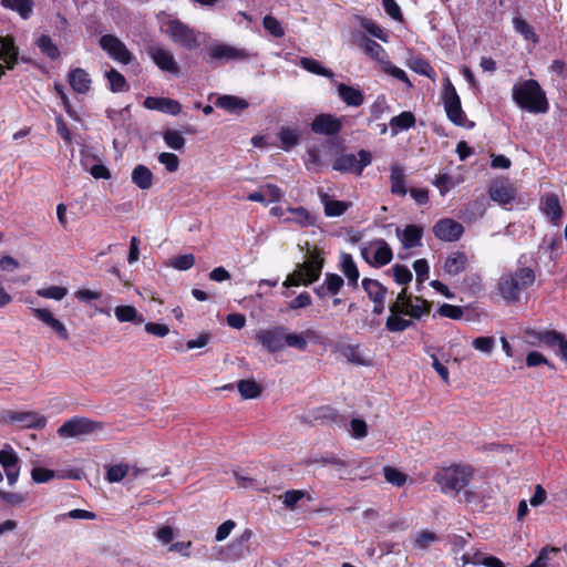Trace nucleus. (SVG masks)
Segmentation results:
<instances>
[{"label": "nucleus", "instance_id": "obj_27", "mask_svg": "<svg viewBox=\"0 0 567 567\" xmlns=\"http://www.w3.org/2000/svg\"><path fill=\"white\" fill-rule=\"evenodd\" d=\"M90 74L81 68H75L69 73V84L79 94H85L91 87Z\"/></svg>", "mask_w": 567, "mask_h": 567}, {"label": "nucleus", "instance_id": "obj_53", "mask_svg": "<svg viewBox=\"0 0 567 567\" xmlns=\"http://www.w3.org/2000/svg\"><path fill=\"white\" fill-rule=\"evenodd\" d=\"M163 140L169 148L175 151L182 150L185 145V138L177 131L168 130L164 132Z\"/></svg>", "mask_w": 567, "mask_h": 567}, {"label": "nucleus", "instance_id": "obj_10", "mask_svg": "<svg viewBox=\"0 0 567 567\" xmlns=\"http://www.w3.org/2000/svg\"><path fill=\"white\" fill-rule=\"evenodd\" d=\"M321 264L311 257L307 261L298 265L297 269L287 277L284 285L286 287L309 285L317 280L321 274Z\"/></svg>", "mask_w": 567, "mask_h": 567}, {"label": "nucleus", "instance_id": "obj_61", "mask_svg": "<svg viewBox=\"0 0 567 567\" xmlns=\"http://www.w3.org/2000/svg\"><path fill=\"white\" fill-rule=\"evenodd\" d=\"M472 346L475 350L489 354L494 349L495 340L493 337H478L472 341Z\"/></svg>", "mask_w": 567, "mask_h": 567}, {"label": "nucleus", "instance_id": "obj_47", "mask_svg": "<svg viewBox=\"0 0 567 567\" xmlns=\"http://www.w3.org/2000/svg\"><path fill=\"white\" fill-rule=\"evenodd\" d=\"M300 65L308 72L322 75L326 78H333V72L323 68L317 60L310 58H301Z\"/></svg>", "mask_w": 567, "mask_h": 567}, {"label": "nucleus", "instance_id": "obj_17", "mask_svg": "<svg viewBox=\"0 0 567 567\" xmlns=\"http://www.w3.org/2000/svg\"><path fill=\"white\" fill-rule=\"evenodd\" d=\"M433 231L441 240L455 241L462 236L464 227L454 219L444 218L434 225Z\"/></svg>", "mask_w": 567, "mask_h": 567}, {"label": "nucleus", "instance_id": "obj_6", "mask_svg": "<svg viewBox=\"0 0 567 567\" xmlns=\"http://www.w3.org/2000/svg\"><path fill=\"white\" fill-rule=\"evenodd\" d=\"M442 101L447 118L457 126H466V115L462 110L461 99L450 79L443 83Z\"/></svg>", "mask_w": 567, "mask_h": 567}, {"label": "nucleus", "instance_id": "obj_48", "mask_svg": "<svg viewBox=\"0 0 567 567\" xmlns=\"http://www.w3.org/2000/svg\"><path fill=\"white\" fill-rule=\"evenodd\" d=\"M37 45L41 50L43 54H45L51 60H55L60 56V51L55 43L52 41V39L49 35L42 34L37 40Z\"/></svg>", "mask_w": 567, "mask_h": 567}, {"label": "nucleus", "instance_id": "obj_59", "mask_svg": "<svg viewBox=\"0 0 567 567\" xmlns=\"http://www.w3.org/2000/svg\"><path fill=\"white\" fill-rule=\"evenodd\" d=\"M264 28L274 37L281 38L285 31L280 22L272 16H266L262 20Z\"/></svg>", "mask_w": 567, "mask_h": 567}, {"label": "nucleus", "instance_id": "obj_41", "mask_svg": "<svg viewBox=\"0 0 567 567\" xmlns=\"http://www.w3.org/2000/svg\"><path fill=\"white\" fill-rule=\"evenodd\" d=\"M343 286V279L336 274H327L323 285L316 289V292L320 296H324V290L327 292L336 295L339 292L341 287Z\"/></svg>", "mask_w": 567, "mask_h": 567}, {"label": "nucleus", "instance_id": "obj_62", "mask_svg": "<svg viewBox=\"0 0 567 567\" xmlns=\"http://www.w3.org/2000/svg\"><path fill=\"white\" fill-rule=\"evenodd\" d=\"M158 162L163 164L169 173L176 172L179 167V159L177 155L173 153H161L158 155Z\"/></svg>", "mask_w": 567, "mask_h": 567}, {"label": "nucleus", "instance_id": "obj_18", "mask_svg": "<svg viewBox=\"0 0 567 567\" xmlns=\"http://www.w3.org/2000/svg\"><path fill=\"white\" fill-rule=\"evenodd\" d=\"M341 127V118L332 114L317 115L311 123V130L317 134L334 135Z\"/></svg>", "mask_w": 567, "mask_h": 567}, {"label": "nucleus", "instance_id": "obj_25", "mask_svg": "<svg viewBox=\"0 0 567 567\" xmlns=\"http://www.w3.org/2000/svg\"><path fill=\"white\" fill-rule=\"evenodd\" d=\"M540 208L554 225H558L563 210L556 194L547 193L542 199Z\"/></svg>", "mask_w": 567, "mask_h": 567}, {"label": "nucleus", "instance_id": "obj_54", "mask_svg": "<svg viewBox=\"0 0 567 567\" xmlns=\"http://www.w3.org/2000/svg\"><path fill=\"white\" fill-rule=\"evenodd\" d=\"M381 68L385 73L404 82L409 87L412 86V83L410 82L406 73L402 69L393 65L389 59L383 61V63L381 64Z\"/></svg>", "mask_w": 567, "mask_h": 567}, {"label": "nucleus", "instance_id": "obj_22", "mask_svg": "<svg viewBox=\"0 0 567 567\" xmlns=\"http://www.w3.org/2000/svg\"><path fill=\"white\" fill-rule=\"evenodd\" d=\"M338 351L346 358L350 363L357 365H370L371 361L367 358L364 350L359 343H339Z\"/></svg>", "mask_w": 567, "mask_h": 567}, {"label": "nucleus", "instance_id": "obj_55", "mask_svg": "<svg viewBox=\"0 0 567 567\" xmlns=\"http://www.w3.org/2000/svg\"><path fill=\"white\" fill-rule=\"evenodd\" d=\"M40 297L53 300H62L66 293L68 289L60 286H51L48 288H41L37 291Z\"/></svg>", "mask_w": 567, "mask_h": 567}, {"label": "nucleus", "instance_id": "obj_64", "mask_svg": "<svg viewBox=\"0 0 567 567\" xmlns=\"http://www.w3.org/2000/svg\"><path fill=\"white\" fill-rule=\"evenodd\" d=\"M392 271H393L394 279L399 285H406L412 280V272L405 266L395 265L392 268Z\"/></svg>", "mask_w": 567, "mask_h": 567}, {"label": "nucleus", "instance_id": "obj_36", "mask_svg": "<svg viewBox=\"0 0 567 567\" xmlns=\"http://www.w3.org/2000/svg\"><path fill=\"white\" fill-rule=\"evenodd\" d=\"M390 181L392 194L404 196L408 193V189L405 187V174L404 169L401 166H391Z\"/></svg>", "mask_w": 567, "mask_h": 567}, {"label": "nucleus", "instance_id": "obj_20", "mask_svg": "<svg viewBox=\"0 0 567 567\" xmlns=\"http://www.w3.org/2000/svg\"><path fill=\"white\" fill-rule=\"evenodd\" d=\"M18 60V49L12 38L0 37V76L4 69L12 70Z\"/></svg>", "mask_w": 567, "mask_h": 567}, {"label": "nucleus", "instance_id": "obj_57", "mask_svg": "<svg viewBox=\"0 0 567 567\" xmlns=\"http://www.w3.org/2000/svg\"><path fill=\"white\" fill-rule=\"evenodd\" d=\"M360 24L367 32H369L374 38L383 42H388V35L374 21L364 18L361 19Z\"/></svg>", "mask_w": 567, "mask_h": 567}, {"label": "nucleus", "instance_id": "obj_4", "mask_svg": "<svg viewBox=\"0 0 567 567\" xmlns=\"http://www.w3.org/2000/svg\"><path fill=\"white\" fill-rule=\"evenodd\" d=\"M473 475V468L467 465H453L439 471L434 481L441 491L447 495H455L467 486Z\"/></svg>", "mask_w": 567, "mask_h": 567}, {"label": "nucleus", "instance_id": "obj_56", "mask_svg": "<svg viewBox=\"0 0 567 567\" xmlns=\"http://www.w3.org/2000/svg\"><path fill=\"white\" fill-rule=\"evenodd\" d=\"M383 473L386 482L394 486H402L406 482V475L394 467L385 466Z\"/></svg>", "mask_w": 567, "mask_h": 567}, {"label": "nucleus", "instance_id": "obj_35", "mask_svg": "<svg viewBox=\"0 0 567 567\" xmlns=\"http://www.w3.org/2000/svg\"><path fill=\"white\" fill-rule=\"evenodd\" d=\"M415 117L411 112H402L390 120L391 135L395 136L402 131L414 126Z\"/></svg>", "mask_w": 567, "mask_h": 567}, {"label": "nucleus", "instance_id": "obj_31", "mask_svg": "<svg viewBox=\"0 0 567 567\" xmlns=\"http://www.w3.org/2000/svg\"><path fill=\"white\" fill-rule=\"evenodd\" d=\"M466 265V255L461 251H454L446 257L443 268L447 275L456 276L465 270Z\"/></svg>", "mask_w": 567, "mask_h": 567}, {"label": "nucleus", "instance_id": "obj_21", "mask_svg": "<svg viewBox=\"0 0 567 567\" xmlns=\"http://www.w3.org/2000/svg\"><path fill=\"white\" fill-rule=\"evenodd\" d=\"M491 198L499 205L509 204L516 196V189L505 181H496L489 187Z\"/></svg>", "mask_w": 567, "mask_h": 567}, {"label": "nucleus", "instance_id": "obj_9", "mask_svg": "<svg viewBox=\"0 0 567 567\" xmlns=\"http://www.w3.org/2000/svg\"><path fill=\"white\" fill-rule=\"evenodd\" d=\"M100 423L86 417L74 416L65 421L58 430V434L64 439L83 437L101 430Z\"/></svg>", "mask_w": 567, "mask_h": 567}, {"label": "nucleus", "instance_id": "obj_37", "mask_svg": "<svg viewBox=\"0 0 567 567\" xmlns=\"http://www.w3.org/2000/svg\"><path fill=\"white\" fill-rule=\"evenodd\" d=\"M363 290L372 301H380L385 299L388 289L381 285L378 280L364 278L361 282Z\"/></svg>", "mask_w": 567, "mask_h": 567}, {"label": "nucleus", "instance_id": "obj_43", "mask_svg": "<svg viewBox=\"0 0 567 567\" xmlns=\"http://www.w3.org/2000/svg\"><path fill=\"white\" fill-rule=\"evenodd\" d=\"M341 269L344 276L348 278L350 284L357 285L359 279V270L357 265L354 264L351 255L342 254L341 256Z\"/></svg>", "mask_w": 567, "mask_h": 567}, {"label": "nucleus", "instance_id": "obj_51", "mask_svg": "<svg viewBox=\"0 0 567 567\" xmlns=\"http://www.w3.org/2000/svg\"><path fill=\"white\" fill-rule=\"evenodd\" d=\"M238 391L244 399H256L259 396L261 388L254 380H241L238 382Z\"/></svg>", "mask_w": 567, "mask_h": 567}, {"label": "nucleus", "instance_id": "obj_52", "mask_svg": "<svg viewBox=\"0 0 567 567\" xmlns=\"http://www.w3.org/2000/svg\"><path fill=\"white\" fill-rule=\"evenodd\" d=\"M433 184L437 187L440 194L442 196H445L452 188H454L458 184V182L455 181L449 174H440L435 177Z\"/></svg>", "mask_w": 567, "mask_h": 567}, {"label": "nucleus", "instance_id": "obj_50", "mask_svg": "<svg viewBox=\"0 0 567 567\" xmlns=\"http://www.w3.org/2000/svg\"><path fill=\"white\" fill-rule=\"evenodd\" d=\"M461 567H464L468 564L483 565L485 567H505V564L494 556L484 557L483 559H471L467 554H464L461 556Z\"/></svg>", "mask_w": 567, "mask_h": 567}, {"label": "nucleus", "instance_id": "obj_63", "mask_svg": "<svg viewBox=\"0 0 567 567\" xmlns=\"http://www.w3.org/2000/svg\"><path fill=\"white\" fill-rule=\"evenodd\" d=\"M513 27L515 31L522 34L526 40L535 37L533 28L522 18L515 17L513 19Z\"/></svg>", "mask_w": 567, "mask_h": 567}, {"label": "nucleus", "instance_id": "obj_12", "mask_svg": "<svg viewBox=\"0 0 567 567\" xmlns=\"http://www.w3.org/2000/svg\"><path fill=\"white\" fill-rule=\"evenodd\" d=\"M100 47L112 58L113 60L128 64L133 61L134 56L126 48L125 43L122 42L117 37L112 34H105L100 38Z\"/></svg>", "mask_w": 567, "mask_h": 567}, {"label": "nucleus", "instance_id": "obj_33", "mask_svg": "<svg viewBox=\"0 0 567 567\" xmlns=\"http://www.w3.org/2000/svg\"><path fill=\"white\" fill-rule=\"evenodd\" d=\"M318 195H319L321 203L323 204L324 214L328 217L341 216L342 214H344L347 212V209L349 207L348 203L330 199V197L321 190L318 193Z\"/></svg>", "mask_w": 567, "mask_h": 567}, {"label": "nucleus", "instance_id": "obj_11", "mask_svg": "<svg viewBox=\"0 0 567 567\" xmlns=\"http://www.w3.org/2000/svg\"><path fill=\"white\" fill-rule=\"evenodd\" d=\"M371 158V154L364 150H361L358 155L342 154L334 159L332 168L341 173L361 175L363 168L370 165Z\"/></svg>", "mask_w": 567, "mask_h": 567}, {"label": "nucleus", "instance_id": "obj_38", "mask_svg": "<svg viewBox=\"0 0 567 567\" xmlns=\"http://www.w3.org/2000/svg\"><path fill=\"white\" fill-rule=\"evenodd\" d=\"M114 315L120 322L143 323L145 321L133 306H118L114 309Z\"/></svg>", "mask_w": 567, "mask_h": 567}, {"label": "nucleus", "instance_id": "obj_28", "mask_svg": "<svg viewBox=\"0 0 567 567\" xmlns=\"http://www.w3.org/2000/svg\"><path fill=\"white\" fill-rule=\"evenodd\" d=\"M395 234L405 249L421 245L422 229L419 226L409 225L403 230L396 227Z\"/></svg>", "mask_w": 567, "mask_h": 567}, {"label": "nucleus", "instance_id": "obj_44", "mask_svg": "<svg viewBox=\"0 0 567 567\" xmlns=\"http://www.w3.org/2000/svg\"><path fill=\"white\" fill-rule=\"evenodd\" d=\"M439 540V536L430 530H421L415 535L413 547L420 551H425L431 545Z\"/></svg>", "mask_w": 567, "mask_h": 567}, {"label": "nucleus", "instance_id": "obj_7", "mask_svg": "<svg viewBox=\"0 0 567 567\" xmlns=\"http://www.w3.org/2000/svg\"><path fill=\"white\" fill-rule=\"evenodd\" d=\"M164 27V32L174 43L185 48L186 50H194L197 48V35L187 24L177 19H171Z\"/></svg>", "mask_w": 567, "mask_h": 567}, {"label": "nucleus", "instance_id": "obj_19", "mask_svg": "<svg viewBox=\"0 0 567 567\" xmlns=\"http://www.w3.org/2000/svg\"><path fill=\"white\" fill-rule=\"evenodd\" d=\"M318 338V332L313 329H307L302 332H293L286 328L284 346L299 351H306L308 348V340L316 341Z\"/></svg>", "mask_w": 567, "mask_h": 567}, {"label": "nucleus", "instance_id": "obj_14", "mask_svg": "<svg viewBox=\"0 0 567 567\" xmlns=\"http://www.w3.org/2000/svg\"><path fill=\"white\" fill-rule=\"evenodd\" d=\"M147 53L156 66L163 72H167L173 75L179 74V66L169 50L158 44H152L147 48Z\"/></svg>", "mask_w": 567, "mask_h": 567}, {"label": "nucleus", "instance_id": "obj_60", "mask_svg": "<svg viewBox=\"0 0 567 567\" xmlns=\"http://www.w3.org/2000/svg\"><path fill=\"white\" fill-rule=\"evenodd\" d=\"M194 264L195 257L193 254L179 255L171 260V266L178 270H188Z\"/></svg>", "mask_w": 567, "mask_h": 567}, {"label": "nucleus", "instance_id": "obj_49", "mask_svg": "<svg viewBox=\"0 0 567 567\" xmlns=\"http://www.w3.org/2000/svg\"><path fill=\"white\" fill-rule=\"evenodd\" d=\"M106 78L112 92H124L128 90L125 78L115 69L107 71Z\"/></svg>", "mask_w": 567, "mask_h": 567}, {"label": "nucleus", "instance_id": "obj_29", "mask_svg": "<svg viewBox=\"0 0 567 567\" xmlns=\"http://www.w3.org/2000/svg\"><path fill=\"white\" fill-rule=\"evenodd\" d=\"M32 312L39 320L54 330L61 339H68L69 334L65 326L60 320L55 319L49 310L34 308Z\"/></svg>", "mask_w": 567, "mask_h": 567}, {"label": "nucleus", "instance_id": "obj_24", "mask_svg": "<svg viewBox=\"0 0 567 567\" xmlns=\"http://www.w3.org/2000/svg\"><path fill=\"white\" fill-rule=\"evenodd\" d=\"M10 421L20 424L22 427H34L41 429L45 425L47 419L39 413L24 411L13 412L10 414Z\"/></svg>", "mask_w": 567, "mask_h": 567}, {"label": "nucleus", "instance_id": "obj_3", "mask_svg": "<svg viewBox=\"0 0 567 567\" xmlns=\"http://www.w3.org/2000/svg\"><path fill=\"white\" fill-rule=\"evenodd\" d=\"M536 276L530 267H519L515 271L504 272L497 284V291L508 302L519 300L523 291L535 282Z\"/></svg>", "mask_w": 567, "mask_h": 567}, {"label": "nucleus", "instance_id": "obj_45", "mask_svg": "<svg viewBox=\"0 0 567 567\" xmlns=\"http://www.w3.org/2000/svg\"><path fill=\"white\" fill-rule=\"evenodd\" d=\"M3 7L17 11L23 19H28L32 12L31 0H2Z\"/></svg>", "mask_w": 567, "mask_h": 567}, {"label": "nucleus", "instance_id": "obj_34", "mask_svg": "<svg viewBox=\"0 0 567 567\" xmlns=\"http://www.w3.org/2000/svg\"><path fill=\"white\" fill-rule=\"evenodd\" d=\"M216 106L229 113H237L247 109L248 102L235 95H221L216 100Z\"/></svg>", "mask_w": 567, "mask_h": 567}, {"label": "nucleus", "instance_id": "obj_5", "mask_svg": "<svg viewBox=\"0 0 567 567\" xmlns=\"http://www.w3.org/2000/svg\"><path fill=\"white\" fill-rule=\"evenodd\" d=\"M209 61L220 63L244 62L254 56L247 49L223 42H213L207 48Z\"/></svg>", "mask_w": 567, "mask_h": 567}, {"label": "nucleus", "instance_id": "obj_30", "mask_svg": "<svg viewBox=\"0 0 567 567\" xmlns=\"http://www.w3.org/2000/svg\"><path fill=\"white\" fill-rule=\"evenodd\" d=\"M132 183L142 190H147L153 186L154 175L145 165H137L131 174Z\"/></svg>", "mask_w": 567, "mask_h": 567}, {"label": "nucleus", "instance_id": "obj_13", "mask_svg": "<svg viewBox=\"0 0 567 567\" xmlns=\"http://www.w3.org/2000/svg\"><path fill=\"white\" fill-rule=\"evenodd\" d=\"M285 329L286 327L284 326H274L267 329H261L256 333V339L268 352H279L285 349Z\"/></svg>", "mask_w": 567, "mask_h": 567}, {"label": "nucleus", "instance_id": "obj_32", "mask_svg": "<svg viewBox=\"0 0 567 567\" xmlns=\"http://www.w3.org/2000/svg\"><path fill=\"white\" fill-rule=\"evenodd\" d=\"M287 212L290 214V216L284 219L286 223H293L300 227H309L316 223L315 216H312L303 207L288 208Z\"/></svg>", "mask_w": 567, "mask_h": 567}, {"label": "nucleus", "instance_id": "obj_46", "mask_svg": "<svg viewBox=\"0 0 567 567\" xmlns=\"http://www.w3.org/2000/svg\"><path fill=\"white\" fill-rule=\"evenodd\" d=\"M533 338L537 339L538 341L545 343L548 347H555L558 346V343L564 339V334L560 332H557L555 330H546V331H528L527 332Z\"/></svg>", "mask_w": 567, "mask_h": 567}, {"label": "nucleus", "instance_id": "obj_1", "mask_svg": "<svg viewBox=\"0 0 567 567\" xmlns=\"http://www.w3.org/2000/svg\"><path fill=\"white\" fill-rule=\"evenodd\" d=\"M431 305L420 298L408 296L406 288H403L396 296V300L389 307L390 316L386 319L385 327L391 332H402L412 326V321L402 316H409L419 319L430 312Z\"/></svg>", "mask_w": 567, "mask_h": 567}, {"label": "nucleus", "instance_id": "obj_15", "mask_svg": "<svg viewBox=\"0 0 567 567\" xmlns=\"http://www.w3.org/2000/svg\"><path fill=\"white\" fill-rule=\"evenodd\" d=\"M0 464L4 470L9 485H14L20 475V460L11 445L6 444L0 450Z\"/></svg>", "mask_w": 567, "mask_h": 567}, {"label": "nucleus", "instance_id": "obj_16", "mask_svg": "<svg viewBox=\"0 0 567 567\" xmlns=\"http://www.w3.org/2000/svg\"><path fill=\"white\" fill-rule=\"evenodd\" d=\"M145 470L137 467L136 465L128 463H117L107 466L106 468V480L110 483H118L123 480L134 481L142 474H144Z\"/></svg>", "mask_w": 567, "mask_h": 567}, {"label": "nucleus", "instance_id": "obj_58", "mask_svg": "<svg viewBox=\"0 0 567 567\" xmlns=\"http://www.w3.org/2000/svg\"><path fill=\"white\" fill-rule=\"evenodd\" d=\"M259 188L264 195L267 205L280 200L282 196L281 189L274 184H265L261 185Z\"/></svg>", "mask_w": 567, "mask_h": 567}, {"label": "nucleus", "instance_id": "obj_26", "mask_svg": "<svg viewBox=\"0 0 567 567\" xmlns=\"http://www.w3.org/2000/svg\"><path fill=\"white\" fill-rule=\"evenodd\" d=\"M338 96L348 106L358 107L363 104L364 95L358 87L347 85L344 83L337 84Z\"/></svg>", "mask_w": 567, "mask_h": 567}, {"label": "nucleus", "instance_id": "obj_42", "mask_svg": "<svg viewBox=\"0 0 567 567\" xmlns=\"http://www.w3.org/2000/svg\"><path fill=\"white\" fill-rule=\"evenodd\" d=\"M408 65L414 72L424 75L431 80H435L436 73L431 64L422 58H412L409 60Z\"/></svg>", "mask_w": 567, "mask_h": 567}, {"label": "nucleus", "instance_id": "obj_40", "mask_svg": "<svg viewBox=\"0 0 567 567\" xmlns=\"http://www.w3.org/2000/svg\"><path fill=\"white\" fill-rule=\"evenodd\" d=\"M361 47L368 55L379 61L380 64L389 59L385 50L378 42L371 39L364 38L362 40Z\"/></svg>", "mask_w": 567, "mask_h": 567}, {"label": "nucleus", "instance_id": "obj_2", "mask_svg": "<svg viewBox=\"0 0 567 567\" xmlns=\"http://www.w3.org/2000/svg\"><path fill=\"white\" fill-rule=\"evenodd\" d=\"M512 99L519 109L533 114L546 113L549 110L545 91L533 79L514 84Z\"/></svg>", "mask_w": 567, "mask_h": 567}, {"label": "nucleus", "instance_id": "obj_39", "mask_svg": "<svg viewBox=\"0 0 567 567\" xmlns=\"http://www.w3.org/2000/svg\"><path fill=\"white\" fill-rule=\"evenodd\" d=\"M300 140V131L297 127L282 126L279 131V141L284 150L297 145Z\"/></svg>", "mask_w": 567, "mask_h": 567}, {"label": "nucleus", "instance_id": "obj_23", "mask_svg": "<svg viewBox=\"0 0 567 567\" xmlns=\"http://www.w3.org/2000/svg\"><path fill=\"white\" fill-rule=\"evenodd\" d=\"M144 106L148 110H155L171 115H177L182 109L179 102L176 100L153 96H148L144 100Z\"/></svg>", "mask_w": 567, "mask_h": 567}, {"label": "nucleus", "instance_id": "obj_8", "mask_svg": "<svg viewBox=\"0 0 567 567\" xmlns=\"http://www.w3.org/2000/svg\"><path fill=\"white\" fill-rule=\"evenodd\" d=\"M362 258L374 267H382L391 262L393 252L384 239H375L361 247Z\"/></svg>", "mask_w": 567, "mask_h": 567}]
</instances>
